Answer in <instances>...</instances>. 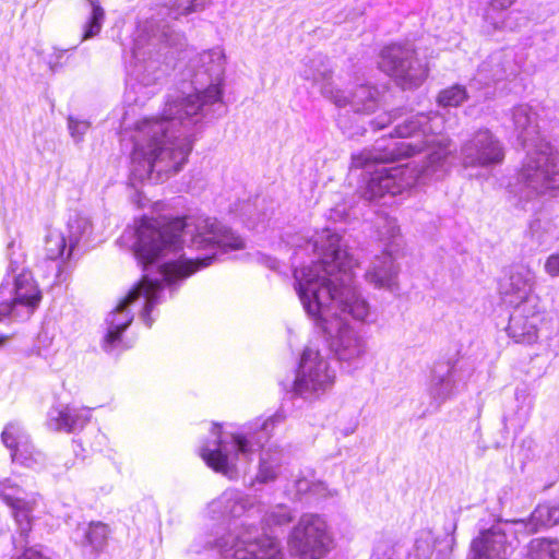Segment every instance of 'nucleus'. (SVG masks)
<instances>
[{
	"label": "nucleus",
	"mask_w": 559,
	"mask_h": 559,
	"mask_svg": "<svg viewBox=\"0 0 559 559\" xmlns=\"http://www.w3.org/2000/svg\"><path fill=\"white\" fill-rule=\"evenodd\" d=\"M467 97L466 90L461 85H454L440 92L438 102L442 106H459Z\"/></svg>",
	"instance_id": "nucleus-34"
},
{
	"label": "nucleus",
	"mask_w": 559,
	"mask_h": 559,
	"mask_svg": "<svg viewBox=\"0 0 559 559\" xmlns=\"http://www.w3.org/2000/svg\"><path fill=\"white\" fill-rule=\"evenodd\" d=\"M331 535L326 522L316 514H305L294 527L289 544L301 556L320 559L329 550Z\"/></svg>",
	"instance_id": "nucleus-12"
},
{
	"label": "nucleus",
	"mask_w": 559,
	"mask_h": 559,
	"mask_svg": "<svg viewBox=\"0 0 559 559\" xmlns=\"http://www.w3.org/2000/svg\"><path fill=\"white\" fill-rule=\"evenodd\" d=\"M400 110H394L391 112H385L383 115H380L377 117L371 123L376 129H382L386 127L389 123H391L393 120H395L397 117H400Z\"/></svg>",
	"instance_id": "nucleus-42"
},
{
	"label": "nucleus",
	"mask_w": 559,
	"mask_h": 559,
	"mask_svg": "<svg viewBox=\"0 0 559 559\" xmlns=\"http://www.w3.org/2000/svg\"><path fill=\"white\" fill-rule=\"evenodd\" d=\"M544 271L550 277H559V252L550 254L545 263Z\"/></svg>",
	"instance_id": "nucleus-39"
},
{
	"label": "nucleus",
	"mask_w": 559,
	"mask_h": 559,
	"mask_svg": "<svg viewBox=\"0 0 559 559\" xmlns=\"http://www.w3.org/2000/svg\"><path fill=\"white\" fill-rule=\"evenodd\" d=\"M536 283V275L533 270L526 266L515 269L509 278V286L504 292L506 301L513 306L537 305L538 299L533 294Z\"/></svg>",
	"instance_id": "nucleus-19"
},
{
	"label": "nucleus",
	"mask_w": 559,
	"mask_h": 559,
	"mask_svg": "<svg viewBox=\"0 0 559 559\" xmlns=\"http://www.w3.org/2000/svg\"><path fill=\"white\" fill-rule=\"evenodd\" d=\"M559 523V508L550 504H538L532 512L526 530L536 533L542 528L551 527Z\"/></svg>",
	"instance_id": "nucleus-26"
},
{
	"label": "nucleus",
	"mask_w": 559,
	"mask_h": 559,
	"mask_svg": "<svg viewBox=\"0 0 559 559\" xmlns=\"http://www.w3.org/2000/svg\"><path fill=\"white\" fill-rule=\"evenodd\" d=\"M91 233L92 224L87 217L74 214L69 218L66 237L70 248L74 249L80 242L87 241Z\"/></svg>",
	"instance_id": "nucleus-27"
},
{
	"label": "nucleus",
	"mask_w": 559,
	"mask_h": 559,
	"mask_svg": "<svg viewBox=\"0 0 559 559\" xmlns=\"http://www.w3.org/2000/svg\"><path fill=\"white\" fill-rule=\"evenodd\" d=\"M90 419L91 414L87 408L57 405L49 409L46 424L50 430L72 433L82 430Z\"/></svg>",
	"instance_id": "nucleus-20"
},
{
	"label": "nucleus",
	"mask_w": 559,
	"mask_h": 559,
	"mask_svg": "<svg viewBox=\"0 0 559 559\" xmlns=\"http://www.w3.org/2000/svg\"><path fill=\"white\" fill-rule=\"evenodd\" d=\"M44 250L48 260L64 263L71 258L74 249L70 248V243L64 233L57 229H50L45 237Z\"/></svg>",
	"instance_id": "nucleus-25"
},
{
	"label": "nucleus",
	"mask_w": 559,
	"mask_h": 559,
	"mask_svg": "<svg viewBox=\"0 0 559 559\" xmlns=\"http://www.w3.org/2000/svg\"><path fill=\"white\" fill-rule=\"evenodd\" d=\"M209 2L210 0H177L174 7L168 10L169 15L176 20L181 15L204 9Z\"/></svg>",
	"instance_id": "nucleus-32"
},
{
	"label": "nucleus",
	"mask_w": 559,
	"mask_h": 559,
	"mask_svg": "<svg viewBox=\"0 0 559 559\" xmlns=\"http://www.w3.org/2000/svg\"><path fill=\"white\" fill-rule=\"evenodd\" d=\"M532 551L537 554V557L544 559H559V544L548 539H534L531 543Z\"/></svg>",
	"instance_id": "nucleus-36"
},
{
	"label": "nucleus",
	"mask_w": 559,
	"mask_h": 559,
	"mask_svg": "<svg viewBox=\"0 0 559 559\" xmlns=\"http://www.w3.org/2000/svg\"><path fill=\"white\" fill-rule=\"evenodd\" d=\"M460 158L465 168H489L503 162L504 147L490 130L480 129L461 145Z\"/></svg>",
	"instance_id": "nucleus-13"
},
{
	"label": "nucleus",
	"mask_w": 559,
	"mask_h": 559,
	"mask_svg": "<svg viewBox=\"0 0 559 559\" xmlns=\"http://www.w3.org/2000/svg\"><path fill=\"white\" fill-rule=\"evenodd\" d=\"M5 338H7L5 336H0V345H2L4 343Z\"/></svg>",
	"instance_id": "nucleus-48"
},
{
	"label": "nucleus",
	"mask_w": 559,
	"mask_h": 559,
	"mask_svg": "<svg viewBox=\"0 0 559 559\" xmlns=\"http://www.w3.org/2000/svg\"><path fill=\"white\" fill-rule=\"evenodd\" d=\"M294 519V515L292 514L290 510L286 506H276L271 511H269L264 518L263 521L265 525L273 526V525H286L290 523Z\"/></svg>",
	"instance_id": "nucleus-35"
},
{
	"label": "nucleus",
	"mask_w": 559,
	"mask_h": 559,
	"mask_svg": "<svg viewBox=\"0 0 559 559\" xmlns=\"http://www.w3.org/2000/svg\"><path fill=\"white\" fill-rule=\"evenodd\" d=\"M108 527L102 522L91 523L85 531V539L94 549H100L108 536Z\"/></svg>",
	"instance_id": "nucleus-31"
},
{
	"label": "nucleus",
	"mask_w": 559,
	"mask_h": 559,
	"mask_svg": "<svg viewBox=\"0 0 559 559\" xmlns=\"http://www.w3.org/2000/svg\"><path fill=\"white\" fill-rule=\"evenodd\" d=\"M313 475L309 476H298L294 481V488L296 491V496L302 497L306 493H310L313 484Z\"/></svg>",
	"instance_id": "nucleus-38"
},
{
	"label": "nucleus",
	"mask_w": 559,
	"mask_h": 559,
	"mask_svg": "<svg viewBox=\"0 0 559 559\" xmlns=\"http://www.w3.org/2000/svg\"><path fill=\"white\" fill-rule=\"evenodd\" d=\"M190 68L194 92L169 94L160 118H144L135 123L131 171L141 181L158 183L179 173L192 150L187 132L222 102L223 48L202 51L190 60Z\"/></svg>",
	"instance_id": "nucleus-3"
},
{
	"label": "nucleus",
	"mask_w": 559,
	"mask_h": 559,
	"mask_svg": "<svg viewBox=\"0 0 559 559\" xmlns=\"http://www.w3.org/2000/svg\"><path fill=\"white\" fill-rule=\"evenodd\" d=\"M147 27L139 29L132 48L131 59L127 63L130 76L144 86L155 84L165 73L162 61V49L165 46L181 45L183 36L176 33L169 25L155 31Z\"/></svg>",
	"instance_id": "nucleus-7"
},
{
	"label": "nucleus",
	"mask_w": 559,
	"mask_h": 559,
	"mask_svg": "<svg viewBox=\"0 0 559 559\" xmlns=\"http://www.w3.org/2000/svg\"><path fill=\"white\" fill-rule=\"evenodd\" d=\"M11 456L13 462L33 469L43 468L46 462L45 454L37 450L32 442L19 448V451H13Z\"/></svg>",
	"instance_id": "nucleus-28"
},
{
	"label": "nucleus",
	"mask_w": 559,
	"mask_h": 559,
	"mask_svg": "<svg viewBox=\"0 0 559 559\" xmlns=\"http://www.w3.org/2000/svg\"><path fill=\"white\" fill-rule=\"evenodd\" d=\"M91 7L88 20L84 24L82 40L90 39L99 34L105 21V11L98 0H87Z\"/></svg>",
	"instance_id": "nucleus-30"
},
{
	"label": "nucleus",
	"mask_w": 559,
	"mask_h": 559,
	"mask_svg": "<svg viewBox=\"0 0 559 559\" xmlns=\"http://www.w3.org/2000/svg\"><path fill=\"white\" fill-rule=\"evenodd\" d=\"M344 95L348 99V104L355 112L372 114L380 105L379 90L370 85H358L348 95L344 91Z\"/></svg>",
	"instance_id": "nucleus-24"
},
{
	"label": "nucleus",
	"mask_w": 559,
	"mask_h": 559,
	"mask_svg": "<svg viewBox=\"0 0 559 559\" xmlns=\"http://www.w3.org/2000/svg\"><path fill=\"white\" fill-rule=\"evenodd\" d=\"M72 465H73V463H71V464L66 463V465H64L66 469H69Z\"/></svg>",
	"instance_id": "nucleus-49"
},
{
	"label": "nucleus",
	"mask_w": 559,
	"mask_h": 559,
	"mask_svg": "<svg viewBox=\"0 0 559 559\" xmlns=\"http://www.w3.org/2000/svg\"><path fill=\"white\" fill-rule=\"evenodd\" d=\"M41 293L29 273H20L13 287L0 286V321H26L38 308Z\"/></svg>",
	"instance_id": "nucleus-11"
},
{
	"label": "nucleus",
	"mask_w": 559,
	"mask_h": 559,
	"mask_svg": "<svg viewBox=\"0 0 559 559\" xmlns=\"http://www.w3.org/2000/svg\"><path fill=\"white\" fill-rule=\"evenodd\" d=\"M472 559H507L509 546L500 532L489 531L472 543Z\"/></svg>",
	"instance_id": "nucleus-22"
},
{
	"label": "nucleus",
	"mask_w": 559,
	"mask_h": 559,
	"mask_svg": "<svg viewBox=\"0 0 559 559\" xmlns=\"http://www.w3.org/2000/svg\"><path fill=\"white\" fill-rule=\"evenodd\" d=\"M440 117L417 114L406 118L395 127L399 138H412V141H377L372 150H364L352 156V166L366 168L377 163L393 162L408 157L417 152H425L420 164L411 162L393 167H381L372 171L360 189L361 197L367 201H378L385 195L400 194L415 186L426 185L443 178L449 169L451 154L450 142L437 135L436 122Z\"/></svg>",
	"instance_id": "nucleus-4"
},
{
	"label": "nucleus",
	"mask_w": 559,
	"mask_h": 559,
	"mask_svg": "<svg viewBox=\"0 0 559 559\" xmlns=\"http://www.w3.org/2000/svg\"><path fill=\"white\" fill-rule=\"evenodd\" d=\"M300 76L311 81L313 85L320 87L323 97L332 102L335 106L342 108L348 104L344 91L338 88L333 81V72L330 61L322 55H314L304 63Z\"/></svg>",
	"instance_id": "nucleus-14"
},
{
	"label": "nucleus",
	"mask_w": 559,
	"mask_h": 559,
	"mask_svg": "<svg viewBox=\"0 0 559 559\" xmlns=\"http://www.w3.org/2000/svg\"><path fill=\"white\" fill-rule=\"evenodd\" d=\"M379 68L404 90L417 88L428 76L427 64L409 44H391L380 52Z\"/></svg>",
	"instance_id": "nucleus-9"
},
{
	"label": "nucleus",
	"mask_w": 559,
	"mask_h": 559,
	"mask_svg": "<svg viewBox=\"0 0 559 559\" xmlns=\"http://www.w3.org/2000/svg\"><path fill=\"white\" fill-rule=\"evenodd\" d=\"M0 496L1 499L12 509L21 536L26 535L32 527V512L34 511L36 500L34 498L26 500L23 497L8 492H2Z\"/></svg>",
	"instance_id": "nucleus-23"
},
{
	"label": "nucleus",
	"mask_w": 559,
	"mask_h": 559,
	"mask_svg": "<svg viewBox=\"0 0 559 559\" xmlns=\"http://www.w3.org/2000/svg\"><path fill=\"white\" fill-rule=\"evenodd\" d=\"M336 373L319 349L307 346L300 358L293 384V392L305 399L316 400L332 389Z\"/></svg>",
	"instance_id": "nucleus-10"
},
{
	"label": "nucleus",
	"mask_w": 559,
	"mask_h": 559,
	"mask_svg": "<svg viewBox=\"0 0 559 559\" xmlns=\"http://www.w3.org/2000/svg\"><path fill=\"white\" fill-rule=\"evenodd\" d=\"M377 230L381 241L394 242L400 235V227L395 218L392 217H380L377 223Z\"/></svg>",
	"instance_id": "nucleus-33"
},
{
	"label": "nucleus",
	"mask_w": 559,
	"mask_h": 559,
	"mask_svg": "<svg viewBox=\"0 0 559 559\" xmlns=\"http://www.w3.org/2000/svg\"><path fill=\"white\" fill-rule=\"evenodd\" d=\"M120 242L131 243L144 275L119 300L105 319L103 348H124L122 334L139 313L151 328L153 309L163 301L166 285H174L209 266L218 253L245 248L243 240L216 218L143 217L135 229H127Z\"/></svg>",
	"instance_id": "nucleus-1"
},
{
	"label": "nucleus",
	"mask_w": 559,
	"mask_h": 559,
	"mask_svg": "<svg viewBox=\"0 0 559 559\" xmlns=\"http://www.w3.org/2000/svg\"><path fill=\"white\" fill-rule=\"evenodd\" d=\"M266 264L270 269H277L278 267V261L276 259L267 258Z\"/></svg>",
	"instance_id": "nucleus-47"
},
{
	"label": "nucleus",
	"mask_w": 559,
	"mask_h": 559,
	"mask_svg": "<svg viewBox=\"0 0 559 559\" xmlns=\"http://www.w3.org/2000/svg\"><path fill=\"white\" fill-rule=\"evenodd\" d=\"M318 261L294 270L295 289L317 328L343 368L355 370L362 364L366 344L347 323V317L366 322L370 306L355 285L356 260L346 250L343 238L329 228L305 240Z\"/></svg>",
	"instance_id": "nucleus-2"
},
{
	"label": "nucleus",
	"mask_w": 559,
	"mask_h": 559,
	"mask_svg": "<svg viewBox=\"0 0 559 559\" xmlns=\"http://www.w3.org/2000/svg\"><path fill=\"white\" fill-rule=\"evenodd\" d=\"M68 128L70 131L71 136L74 139L75 142H80L83 139V135L87 132L90 129V122L85 120H79L74 117L68 118Z\"/></svg>",
	"instance_id": "nucleus-37"
},
{
	"label": "nucleus",
	"mask_w": 559,
	"mask_h": 559,
	"mask_svg": "<svg viewBox=\"0 0 559 559\" xmlns=\"http://www.w3.org/2000/svg\"><path fill=\"white\" fill-rule=\"evenodd\" d=\"M66 50H56L48 60L49 68L52 71H56V69L61 66L60 59L62 58Z\"/></svg>",
	"instance_id": "nucleus-45"
},
{
	"label": "nucleus",
	"mask_w": 559,
	"mask_h": 559,
	"mask_svg": "<svg viewBox=\"0 0 559 559\" xmlns=\"http://www.w3.org/2000/svg\"><path fill=\"white\" fill-rule=\"evenodd\" d=\"M393 549L384 542L377 544L370 559H392Z\"/></svg>",
	"instance_id": "nucleus-41"
},
{
	"label": "nucleus",
	"mask_w": 559,
	"mask_h": 559,
	"mask_svg": "<svg viewBox=\"0 0 559 559\" xmlns=\"http://www.w3.org/2000/svg\"><path fill=\"white\" fill-rule=\"evenodd\" d=\"M284 419L285 415L280 411L264 420L258 418L245 432L230 435L229 441L224 440L221 429L214 426L212 432L214 439L201 448L200 454L214 471L233 478L236 475L238 455L249 457L262 449L257 480L262 484L273 481L280 474L282 452L272 448L264 450L263 447L275 426Z\"/></svg>",
	"instance_id": "nucleus-5"
},
{
	"label": "nucleus",
	"mask_w": 559,
	"mask_h": 559,
	"mask_svg": "<svg viewBox=\"0 0 559 559\" xmlns=\"http://www.w3.org/2000/svg\"><path fill=\"white\" fill-rule=\"evenodd\" d=\"M515 0H491V7L495 9H507L509 8Z\"/></svg>",
	"instance_id": "nucleus-46"
},
{
	"label": "nucleus",
	"mask_w": 559,
	"mask_h": 559,
	"mask_svg": "<svg viewBox=\"0 0 559 559\" xmlns=\"http://www.w3.org/2000/svg\"><path fill=\"white\" fill-rule=\"evenodd\" d=\"M336 492L331 491L326 485L319 480H313L312 488L310 490V495L317 496L319 498H325L330 496H334Z\"/></svg>",
	"instance_id": "nucleus-43"
},
{
	"label": "nucleus",
	"mask_w": 559,
	"mask_h": 559,
	"mask_svg": "<svg viewBox=\"0 0 559 559\" xmlns=\"http://www.w3.org/2000/svg\"><path fill=\"white\" fill-rule=\"evenodd\" d=\"M511 118L518 140L526 155L516 175L524 185L526 197H534L559 185L556 148L542 136L538 112L527 104L518 105L511 110Z\"/></svg>",
	"instance_id": "nucleus-6"
},
{
	"label": "nucleus",
	"mask_w": 559,
	"mask_h": 559,
	"mask_svg": "<svg viewBox=\"0 0 559 559\" xmlns=\"http://www.w3.org/2000/svg\"><path fill=\"white\" fill-rule=\"evenodd\" d=\"M453 543V538H447L442 542H439V548L437 549L432 559H451Z\"/></svg>",
	"instance_id": "nucleus-40"
},
{
	"label": "nucleus",
	"mask_w": 559,
	"mask_h": 559,
	"mask_svg": "<svg viewBox=\"0 0 559 559\" xmlns=\"http://www.w3.org/2000/svg\"><path fill=\"white\" fill-rule=\"evenodd\" d=\"M217 549L224 559H282L280 542L269 535H260L253 525H245L235 533L222 536H200L191 546V551Z\"/></svg>",
	"instance_id": "nucleus-8"
},
{
	"label": "nucleus",
	"mask_w": 559,
	"mask_h": 559,
	"mask_svg": "<svg viewBox=\"0 0 559 559\" xmlns=\"http://www.w3.org/2000/svg\"><path fill=\"white\" fill-rule=\"evenodd\" d=\"M463 369L457 362H441L436 365L427 386L430 405L438 409L443 403L452 399L462 380Z\"/></svg>",
	"instance_id": "nucleus-16"
},
{
	"label": "nucleus",
	"mask_w": 559,
	"mask_h": 559,
	"mask_svg": "<svg viewBox=\"0 0 559 559\" xmlns=\"http://www.w3.org/2000/svg\"><path fill=\"white\" fill-rule=\"evenodd\" d=\"M542 313L537 305H518L510 314L508 335L516 343L533 344L538 338Z\"/></svg>",
	"instance_id": "nucleus-17"
},
{
	"label": "nucleus",
	"mask_w": 559,
	"mask_h": 559,
	"mask_svg": "<svg viewBox=\"0 0 559 559\" xmlns=\"http://www.w3.org/2000/svg\"><path fill=\"white\" fill-rule=\"evenodd\" d=\"M1 440L11 453L31 442L29 436L19 423H9L1 433Z\"/></svg>",
	"instance_id": "nucleus-29"
},
{
	"label": "nucleus",
	"mask_w": 559,
	"mask_h": 559,
	"mask_svg": "<svg viewBox=\"0 0 559 559\" xmlns=\"http://www.w3.org/2000/svg\"><path fill=\"white\" fill-rule=\"evenodd\" d=\"M255 506V500L237 489H226L207 504L209 516L218 519H239Z\"/></svg>",
	"instance_id": "nucleus-18"
},
{
	"label": "nucleus",
	"mask_w": 559,
	"mask_h": 559,
	"mask_svg": "<svg viewBox=\"0 0 559 559\" xmlns=\"http://www.w3.org/2000/svg\"><path fill=\"white\" fill-rule=\"evenodd\" d=\"M524 63V57L512 48L491 53L478 68L476 80L488 84L515 78Z\"/></svg>",
	"instance_id": "nucleus-15"
},
{
	"label": "nucleus",
	"mask_w": 559,
	"mask_h": 559,
	"mask_svg": "<svg viewBox=\"0 0 559 559\" xmlns=\"http://www.w3.org/2000/svg\"><path fill=\"white\" fill-rule=\"evenodd\" d=\"M17 559H49L37 548H27Z\"/></svg>",
	"instance_id": "nucleus-44"
},
{
	"label": "nucleus",
	"mask_w": 559,
	"mask_h": 559,
	"mask_svg": "<svg viewBox=\"0 0 559 559\" xmlns=\"http://www.w3.org/2000/svg\"><path fill=\"white\" fill-rule=\"evenodd\" d=\"M400 269L391 251L386 249L381 255H376L366 270V281L378 288L392 290L396 286Z\"/></svg>",
	"instance_id": "nucleus-21"
}]
</instances>
